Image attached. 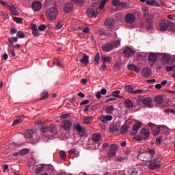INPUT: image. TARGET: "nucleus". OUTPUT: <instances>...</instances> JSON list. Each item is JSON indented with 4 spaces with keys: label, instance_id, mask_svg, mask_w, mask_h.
I'll return each mask as SVG.
<instances>
[{
    "label": "nucleus",
    "instance_id": "60",
    "mask_svg": "<svg viewBox=\"0 0 175 175\" xmlns=\"http://www.w3.org/2000/svg\"><path fill=\"white\" fill-rule=\"evenodd\" d=\"M134 94H146V90H135L134 91Z\"/></svg>",
    "mask_w": 175,
    "mask_h": 175
},
{
    "label": "nucleus",
    "instance_id": "26",
    "mask_svg": "<svg viewBox=\"0 0 175 175\" xmlns=\"http://www.w3.org/2000/svg\"><path fill=\"white\" fill-rule=\"evenodd\" d=\"M75 129L79 132L80 136H84V133H85V131L83 130V127L80 124H77L75 126Z\"/></svg>",
    "mask_w": 175,
    "mask_h": 175
},
{
    "label": "nucleus",
    "instance_id": "57",
    "mask_svg": "<svg viewBox=\"0 0 175 175\" xmlns=\"http://www.w3.org/2000/svg\"><path fill=\"white\" fill-rule=\"evenodd\" d=\"M127 131H128V126L125 124L123 125L120 133H122V135H124V133H125Z\"/></svg>",
    "mask_w": 175,
    "mask_h": 175
},
{
    "label": "nucleus",
    "instance_id": "55",
    "mask_svg": "<svg viewBox=\"0 0 175 175\" xmlns=\"http://www.w3.org/2000/svg\"><path fill=\"white\" fill-rule=\"evenodd\" d=\"M14 21H15L16 23H18V24H21L23 23V18H18L16 16H14L13 18Z\"/></svg>",
    "mask_w": 175,
    "mask_h": 175
},
{
    "label": "nucleus",
    "instance_id": "28",
    "mask_svg": "<svg viewBox=\"0 0 175 175\" xmlns=\"http://www.w3.org/2000/svg\"><path fill=\"white\" fill-rule=\"evenodd\" d=\"M53 64H55V65H57V66H59V68H62V66H64V62H62V60H61V59L55 58L53 59Z\"/></svg>",
    "mask_w": 175,
    "mask_h": 175
},
{
    "label": "nucleus",
    "instance_id": "37",
    "mask_svg": "<svg viewBox=\"0 0 175 175\" xmlns=\"http://www.w3.org/2000/svg\"><path fill=\"white\" fill-rule=\"evenodd\" d=\"M146 153L148 154V155H149V158H150V159H152V158H154V155H155V150L148 149Z\"/></svg>",
    "mask_w": 175,
    "mask_h": 175
},
{
    "label": "nucleus",
    "instance_id": "6",
    "mask_svg": "<svg viewBox=\"0 0 175 175\" xmlns=\"http://www.w3.org/2000/svg\"><path fill=\"white\" fill-rule=\"evenodd\" d=\"M124 21L126 24H129L130 27H132L136 21V16L132 13H128L124 16Z\"/></svg>",
    "mask_w": 175,
    "mask_h": 175
},
{
    "label": "nucleus",
    "instance_id": "21",
    "mask_svg": "<svg viewBox=\"0 0 175 175\" xmlns=\"http://www.w3.org/2000/svg\"><path fill=\"white\" fill-rule=\"evenodd\" d=\"M8 8L11 14H12V16H18V12H17V8H16L15 5H10Z\"/></svg>",
    "mask_w": 175,
    "mask_h": 175
},
{
    "label": "nucleus",
    "instance_id": "18",
    "mask_svg": "<svg viewBox=\"0 0 175 175\" xmlns=\"http://www.w3.org/2000/svg\"><path fill=\"white\" fill-rule=\"evenodd\" d=\"M140 135L144 138V139H148L150 137V131L146 129H142L139 131Z\"/></svg>",
    "mask_w": 175,
    "mask_h": 175
},
{
    "label": "nucleus",
    "instance_id": "56",
    "mask_svg": "<svg viewBox=\"0 0 175 175\" xmlns=\"http://www.w3.org/2000/svg\"><path fill=\"white\" fill-rule=\"evenodd\" d=\"M165 70L167 72H172V70H174L175 72V65L165 67Z\"/></svg>",
    "mask_w": 175,
    "mask_h": 175
},
{
    "label": "nucleus",
    "instance_id": "47",
    "mask_svg": "<svg viewBox=\"0 0 175 175\" xmlns=\"http://www.w3.org/2000/svg\"><path fill=\"white\" fill-rule=\"evenodd\" d=\"M126 91H127V92H129L130 94H134L135 92V90H133V87H132V85H126Z\"/></svg>",
    "mask_w": 175,
    "mask_h": 175
},
{
    "label": "nucleus",
    "instance_id": "50",
    "mask_svg": "<svg viewBox=\"0 0 175 175\" xmlns=\"http://www.w3.org/2000/svg\"><path fill=\"white\" fill-rule=\"evenodd\" d=\"M73 3H75V5H83L84 1L83 0H71Z\"/></svg>",
    "mask_w": 175,
    "mask_h": 175
},
{
    "label": "nucleus",
    "instance_id": "46",
    "mask_svg": "<svg viewBox=\"0 0 175 175\" xmlns=\"http://www.w3.org/2000/svg\"><path fill=\"white\" fill-rule=\"evenodd\" d=\"M29 152V149L25 148L20 150V155H27Z\"/></svg>",
    "mask_w": 175,
    "mask_h": 175
},
{
    "label": "nucleus",
    "instance_id": "42",
    "mask_svg": "<svg viewBox=\"0 0 175 175\" xmlns=\"http://www.w3.org/2000/svg\"><path fill=\"white\" fill-rule=\"evenodd\" d=\"M49 98V92L44 91L41 94V98H40V100H43L44 99H47Z\"/></svg>",
    "mask_w": 175,
    "mask_h": 175
},
{
    "label": "nucleus",
    "instance_id": "19",
    "mask_svg": "<svg viewBox=\"0 0 175 175\" xmlns=\"http://www.w3.org/2000/svg\"><path fill=\"white\" fill-rule=\"evenodd\" d=\"M72 10H73V4H72V3H66L65 5H64V12L66 13H70V12H72Z\"/></svg>",
    "mask_w": 175,
    "mask_h": 175
},
{
    "label": "nucleus",
    "instance_id": "62",
    "mask_svg": "<svg viewBox=\"0 0 175 175\" xmlns=\"http://www.w3.org/2000/svg\"><path fill=\"white\" fill-rule=\"evenodd\" d=\"M90 103V100H85L80 103V106H83V105H88Z\"/></svg>",
    "mask_w": 175,
    "mask_h": 175
},
{
    "label": "nucleus",
    "instance_id": "20",
    "mask_svg": "<svg viewBox=\"0 0 175 175\" xmlns=\"http://www.w3.org/2000/svg\"><path fill=\"white\" fill-rule=\"evenodd\" d=\"M151 73H152V72L151 71V69L148 68H144L142 71L143 77H150V76H151Z\"/></svg>",
    "mask_w": 175,
    "mask_h": 175
},
{
    "label": "nucleus",
    "instance_id": "61",
    "mask_svg": "<svg viewBox=\"0 0 175 175\" xmlns=\"http://www.w3.org/2000/svg\"><path fill=\"white\" fill-rule=\"evenodd\" d=\"M8 51L12 57H16V53H14V51L12 48L8 49Z\"/></svg>",
    "mask_w": 175,
    "mask_h": 175
},
{
    "label": "nucleus",
    "instance_id": "59",
    "mask_svg": "<svg viewBox=\"0 0 175 175\" xmlns=\"http://www.w3.org/2000/svg\"><path fill=\"white\" fill-rule=\"evenodd\" d=\"M120 91H114L111 93V96L115 98H118V95H120Z\"/></svg>",
    "mask_w": 175,
    "mask_h": 175
},
{
    "label": "nucleus",
    "instance_id": "24",
    "mask_svg": "<svg viewBox=\"0 0 175 175\" xmlns=\"http://www.w3.org/2000/svg\"><path fill=\"white\" fill-rule=\"evenodd\" d=\"M118 129H120V125L118 124L114 123L110 126V132H118Z\"/></svg>",
    "mask_w": 175,
    "mask_h": 175
},
{
    "label": "nucleus",
    "instance_id": "40",
    "mask_svg": "<svg viewBox=\"0 0 175 175\" xmlns=\"http://www.w3.org/2000/svg\"><path fill=\"white\" fill-rule=\"evenodd\" d=\"M162 61L164 62V64H169V62L170 61V56L167 55V54H163Z\"/></svg>",
    "mask_w": 175,
    "mask_h": 175
},
{
    "label": "nucleus",
    "instance_id": "49",
    "mask_svg": "<svg viewBox=\"0 0 175 175\" xmlns=\"http://www.w3.org/2000/svg\"><path fill=\"white\" fill-rule=\"evenodd\" d=\"M161 133V126L157 127L154 131H153L154 136H158Z\"/></svg>",
    "mask_w": 175,
    "mask_h": 175
},
{
    "label": "nucleus",
    "instance_id": "51",
    "mask_svg": "<svg viewBox=\"0 0 175 175\" xmlns=\"http://www.w3.org/2000/svg\"><path fill=\"white\" fill-rule=\"evenodd\" d=\"M64 24L62 23V22H59L57 23V25H55V29L57 30V31H59V29H61V28H62Z\"/></svg>",
    "mask_w": 175,
    "mask_h": 175
},
{
    "label": "nucleus",
    "instance_id": "8",
    "mask_svg": "<svg viewBox=\"0 0 175 175\" xmlns=\"http://www.w3.org/2000/svg\"><path fill=\"white\" fill-rule=\"evenodd\" d=\"M72 123L70 120H64L62 122V129L66 131V132H69L72 131Z\"/></svg>",
    "mask_w": 175,
    "mask_h": 175
},
{
    "label": "nucleus",
    "instance_id": "14",
    "mask_svg": "<svg viewBox=\"0 0 175 175\" xmlns=\"http://www.w3.org/2000/svg\"><path fill=\"white\" fill-rule=\"evenodd\" d=\"M116 24V22L114 21V19L111 18H108L105 20V27H107V28H112L114 27Z\"/></svg>",
    "mask_w": 175,
    "mask_h": 175
},
{
    "label": "nucleus",
    "instance_id": "54",
    "mask_svg": "<svg viewBox=\"0 0 175 175\" xmlns=\"http://www.w3.org/2000/svg\"><path fill=\"white\" fill-rule=\"evenodd\" d=\"M59 155L62 159H65V158H66V152H65L64 150L59 151Z\"/></svg>",
    "mask_w": 175,
    "mask_h": 175
},
{
    "label": "nucleus",
    "instance_id": "36",
    "mask_svg": "<svg viewBox=\"0 0 175 175\" xmlns=\"http://www.w3.org/2000/svg\"><path fill=\"white\" fill-rule=\"evenodd\" d=\"M105 113H107V114H113V113H114V107L113 105L107 107L105 109Z\"/></svg>",
    "mask_w": 175,
    "mask_h": 175
},
{
    "label": "nucleus",
    "instance_id": "31",
    "mask_svg": "<svg viewBox=\"0 0 175 175\" xmlns=\"http://www.w3.org/2000/svg\"><path fill=\"white\" fill-rule=\"evenodd\" d=\"M124 105L127 109L133 108V102H132L130 99H126L124 100Z\"/></svg>",
    "mask_w": 175,
    "mask_h": 175
},
{
    "label": "nucleus",
    "instance_id": "22",
    "mask_svg": "<svg viewBox=\"0 0 175 175\" xmlns=\"http://www.w3.org/2000/svg\"><path fill=\"white\" fill-rule=\"evenodd\" d=\"M129 70H132L133 72H136V73H139L140 72V68L137 67V66L135 64H129L127 66Z\"/></svg>",
    "mask_w": 175,
    "mask_h": 175
},
{
    "label": "nucleus",
    "instance_id": "44",
    "mask_svg": "<svg viewBox=\"0 0 175 175\" xmlns=\"http://www.w3.org/2000/svg\"><path fill=\"white\" fill-rule=\"evenodd\" d=\"M46 172H48V173H50V174L54 173V166L51 165H48L46 166Z\"/></svg>",
    "mask_w": 175,
    "mask_h": 175
},
{
    "label": "nucleus",
    "instance_id": "52",
    "mask_svg": "<svg viewBox=\"0 0 175 175\" xmlns=\"http://www.w3.org/2000/svg\"><path fill=\"white\" fill-rule=\"evenodd\" d=\"M120 0H112L111 1V4L113 5V6H120Z\"/></svg>",
    "mask_w": 175,
    "mask_h": 175
},
{
    "label": "nucleus",
    "instance_id": "34",
    "mask_svg": "<svg viewBox=\"0 0 175 175\" xmlns=\"http://www.w3.org/2000/svg\"><path fill=\"white\" fill-rule=\"evenodd\" d=\"M25 137H27V139H31L32 136H33V130L29 129L26 131V132L25 133Z\"/></svg>",
    "mask_w": 175,
    "mask_h": 175
},
{
    "label": "nucleus",
    "instance_id": "33",
    "mask_svg": "<svg viewBox=\"0 0 175 175\" xmlns=\"http://www.w3.org/2000/svg\"><path fill=\"white\" fill-rule=\"evenodd\" d=\"M24 121V117L20 116L18 117L16 120H15L14 121V122L12 123L13 126H14V125H18V124H21V122H23Z\"/></svg>",
    "mask_w": 175,
    "mask_h": 175
},
{
    "label": "nucleus",
    "instance_id": "1",
    "mask_svg": "<svg viewBox=\"0 0 175 175\" xmlns=\"http://www.w3.org/2000/svg\"><path fill=\"white\" fill-rule=\"evenodd\" d=\"M42 137L45 142L55 137L58 133L57 132V127L54 124H50L49 126H42L41 127Z\"/></svg>",
    "mask_w": 175,
    "mask_h": 175
},
{
    "label": "nucleus",
    "instance_id": "41",
    "mask_svg": "<svg viewBox=\"0 0 175 175\" xmlns=\"http://www.w3.org/2000/svg\"><path fill=\"white\" fill-rule=\"evenodd\" d=\"M99 61H100V55H99V53H98L94 57V65H99Z\"/></svg>",
    "mask_w": 175,
    "mask_h": 175
},
{
    "label": "nucleus",
    "instance_id": "16",
    "mask_svg": "<svg viewBox=\"0 0 175 175\" xmlns=\"http://www.w3.org/2000/svg\"><path fill=\"white\" fill-rule=\"evenodd\" d=\"M33 10L39 12L42 9V3L40 1H33L32 3Z\"/></svg>",
    "mask_w": 175,
    "mask_h": 175
},
{
    "label": "nucleus",
    "instance_id": "27",
    "mask_svg": "<svg viewBox=\"0 0 175 175\" xmlns=\"http://www.w3.org/2000/svg\"><path fill=\"white\" fill-rule=\"evenodd\" d=\"M44 170V165H40L36 170L35 174L37 175L42 174Z\"/></svg>",
    "mask_w": 175,
    "mask_h": 175
},
{
    "label": "nucleus",
    "instance_id": "30",
    "mask_svg": "<svg viewBox=\"0 0 175 175\" xmlns=\"http://www.w3.org/2000/svg\"><path fill=\"white\" fill-rule=\"evenodd\" d=\"M89 59H90V56H89V55H85L82 57V59H81V64H83V65H87V64H90Z\"/></svg>",
    "mask_w": 175,
    "mask_h": 175
},
{
    "label": "nucleus",
    "instance_id": "48",
    "mask_svg": "<svg viewBox=\"0 0 175 175\" xmlns=\"http://www.w3.org/2000/svg\"><path fill=\"white\" fill-rule=\"evenodd\" d=\"M16 36L19 38V39H24V38H25V34H24V32L20 31L17 32Z\"/></svg>",
    "mask_w": 175,
    "mask_h": 175
},
{
    "label": "nucleus",
    "instance_id": "29",
    "mask_svg": "<svg viewBox=\"0 0 175 175\" xmlns=\"http://www.w3.org/2000/svg\"><path fill=\"white\" fill-rule=\"evenodd\" d=\"M101 60L104 64H110V62H113V58L111 57L103 56Z\"/></svg>",
    "mask_w": 175,
    "mask_h": 175
},
{
    "label": "nucleus",
    "instance_id": "9",
    "mask_svg": "<svg viewBox=\"0 0 175 175\" xmlns=\"http://www.w3.org/2000/svg\"><path fill=\"white\" fill-rule=\"evenodd\" d=\"M92 140L95 143V144H97V147H99L100 146V134H96L94 133L92 136Z\"/></svg>",
    "mask_w": 175,
    "mask_h": 175
},
{
    "label": "nucleus",
    "instance_id": "3",
    "mask_svg": "<svg viewBox=\"0 0 175 175\" xmlns=\"http://www.w3.org/2000/svg\"><path fill=\"white\" fill-rule=\"evenodd\" d=\"M167 29H170L171 32H175L174 24L169 21H161L159 23V31L165 32Z\"/></svg>",
    "mask_w": 175,
    "mask_h": 175
},
{
    "label": "nucleus",
    "instance_id": "53",
    "mask_svg": "<svg viewBox=\"0 0 175 175\" xmlns=\"http://www.w3.org/2000/svg\"><path fill=\"white\" fill-rule=\"evenodd\" d=\"M128 6V3L125 2H120L119 4L118 9H124V8H126Z\"/></svg>",
    "mask_w": 175,
    "mask_h": 175
},
{
    "label": "nucleus",
    "instance_id": "38",
    "mask_svg": "<svg viewBox=\"0 0 175 175\" xmlns=\"http://www.w3.org/2000/svg\"><path fill=\"white\" fill-rule=\"evenodd\" d=\"M147 5H152V6H157V8H159L160 5L157 0H152L151 1H146Z\"/></svg>",
    "mask_w": 175,
    "mask_h": 175
},
{
    "label": "nucleus",
    "instance_id": "32",
    "mask_svg": "<svg viewBox=\"0 0 175 175\" xmlns=\"http://www.w3.org/2000/svg\"><path fill=\"white\" fill-rule=\"evenodd\" d=\"M31 28H32V33L33 36H36V37L39 36H40L39 30H38V27L36 26V25H33Z\"/></svg>",
    "mask_w": 175,
    "mask_h": 175
},
{
    "label": "nucleus",
    "instance_id": "15",
    "mask_svg": "<svg viewBox=\"0 0 175 175\" xmlns=\"http://www.w3.org/2000/svg\"><path fill=\"white\" fill-rule=\"evenodd\" d=\"M87 16L90 17V18H94V17H96L98 14L95 13V10L93 8H88L87 10Z\"/></svg>",
    "mask_w": 175,
    "mask_h": 175
},
{
    "label": "nucleus",
    "instance_id": "58",
    "mask_svg": "<svg viewBox=\"0 0 175 175\" xmlns=\"http://www.w3.org/2000/svg\"><path fill=\"white\" fill-rule=\"evenodd\" d=\"M165 111L166 114H175V111L172 109H165Z\"/></svg>",
    "mask_w": 175,
    "mask_h": 175
},
{
    "label": "nucleus",
    "instance_id": "11",
    "mask_svg": "<svg viewBox=\"0 0 175 175\" xmlns=\"http://www.w3.org/2000/svg\"><path fill=\"white\" fill-rule=\"evenodd\" d=\"M142 102L146 107H149L150 109L154 107V105H152V98H151V97H146L144 98Z\"/></svg>",
    "mask_w": 175,
    "mask_h": 175
},
{
    "label": "nucleus",
    "instance_id": "23",
    "mask_svg": "<svg viewBox=\"0 0 175 175\" xmlns=\"http://www.w3.org/2000/svg\"><path fill=\"white\" fill-rule=\"evenodd\" d=\"M100 121H102V122H103L104 124H106V122H107V121H111V120H113V117L111 116V115H107L105 116H102L100 118Z\"/></svg>",
    "mask_w": 175,
    "mask_h": 175
},
{
    "label": "nucleus",
    "instance_id": "64",
    "mask_svg": "<svg viewBox=\"0 0 175 175\" xmlns=\"http://www.w3.org/2000/svg\"><path fill=\"white\" fill-rule=\"evenodd\" d=\"M143 139H144V138L142 136V135L135 137V140H137V142H142V140H143Z\"/></svg>",
    "mask_w": 175,
    "mask_h": 175
},
{
    "label": "nucleus",
    "instance_id": "7",
    "mask_svg": "<svg viewBox=\"0 0 175 175\" xmlns=\"http://www.w3.org/2000/svg\"><path fill=\"white\" fill-rule=\"evenodd\" d=\"M135 53H136V51L130 47L127 46L123 49V54H124L126 58H132L135 55Z\"/></svg>",
    "mask_w": 175,
    "mask_h": 175
},
{
    "label": "nucleus",
    "instance_id": "2",
    "mask_svg": "<svg viewBox=\"0 0 175 175\" xmlns=\"http://www.w3.org/2000/svg\"><path fill=\"white\" fill-rule=\"evenodd\" d=\"M142 10L144 13V17L146 21H141L140 27L142 28H146L148 31H152L154 28V23H152V21L154 18V16L152 14L148 15V8L146 6L142 7Z\"/></svg>",
    "mask_w": 175,
    "mask_h": 175
},
{
    "label": "nucleus",
    "instance_id": "25",
    "mask_svg": "<svg viewBox=\"0 0 175 175\" xmlns=\"http://www.w3.org/2000/svg\"><path fill=\"white\" fill-rule=\"evenodd\" d=\"M115 161H116L117 162H126V161H128V156H118Z\"/></svg>",
    "mask_w": 175,
    "mask_h": 175
},
{
    "label": "nucleus",
    "instance_id": "35",
    "mask_svg": "<svg viewBox=\"0 0 175 175\" xmlns=\"http://www.w3.org/2000/svg\"><path fill=\"white\" fill-rule=\"evenodd\" d=\"M154 102L157 105H162L163 103V98L161 96H157L154 98Z\"/></svg>",
    "mask_w": 175,
    "mask_h": 175
},
{
    "label": "nucleus",
    "instance_id": "45",
    "mask_svg": "<svg viewBox=\"0 0 175 175\" xmlns=\"http://www.w3.org/2000/svg\"><path fill=\"white\" fill-rule=\"evenodd\" d=\"M92 120H94V118H92V116L85 117L83 119V122L85 124H90L91 121H92Z\"/></svg>",
    "mask_w": 175,
    "mask_h": 175
},
{
    "label": "nucleus",
    "instance_id": "13",
    "mask_svg": "<svg viewBox=\"0 0 175 175\" xmlns=\"http://www.w3.org/2000/svg\"><path fill=\"white\" fill-rule=\"evenodd\" d=\"M157 54H155L154 53H151L149 55L148 61H149L150 65H151V66H152L155 64V62H157Z\"/></svg>",
    "mask_w": 175,
    "mask_h": 175
},
{
    "label": "nucleus",
    "instance_id": "10",
    "mask_svg": "<svg viewBox=\"0 0 175 175\" xmlns=\"http://www.w3.org/2000/svg\"><path fill=\"white\" fill-rule=\"evenodd\" d=\"M116 152H117V146L115 144L111 145L108 151V155L109 158H113V157H116Z\"/></svg>",
    "mask_w": 175,
    "mask_h": 175
},
{
    "label": "nucleus",
    "instance_id": "63",
    "mask_svg": "<svg viewBox=\"0 0 175 175\" xmlns=\"http://www.w3.org/2000/svg\"><path fill=\"white\" fill-rule=\"evenodd\" d=\"M39 31H44L46 29V25H41L38 27Z\"/></svg>",
    "mask_w": 175,
    "mask_h": 175
},
{
    "label": "nucleus",
    "instance_id": "39",
    "mask_svg": "<svg viewBox=\"0 0 175 175\" xmlns=\"http://www.w3.org/2000/svg\"><path fill=\"white\" fill-rule=\"evenodd\" d=\"M127 173L129 175H137L138 171L135 168H130L128 170Z\"/></svg>",
    "mask_w": 175,
    "mask_h": 175
},
{
    "label": "nucleus",
    "instance_id": "4",
    "mask_svg": "<svg viewBox=\"0 0 175 175\" xmlns=\"http://www.w3.org/2000/svg\"><path fill=\"white\" fill-rule=\"evenodd\" d=\"M120 44H121L120 40H116L111 43L103 45L102 46V49L103 51H104L105 53H109V51H111L113 49H117V47H118Z\"/></svg>",
    "mask_w": 175,
    "mask_h": 175
},
{
    "label": "nucleus",
    "instance_id": "12",
    "mask_svg": "<svg viewBox=\"0 0 175 175\" xmlns=\"http://www.w3.org/2000/svg\"><path fill=\"white\" fill-rule=\"evenodd\" d=\"M160 167H161V165H159V163H157V161L154 160L150 161L148 165V168L150 170H155L156 169H159Z\"/></svg>",
    "mask_w": 175,
    "mask_h": 175
},
{
    "label": "nucleus",
    "instance_id": "43",
    "mask_svg": "<svg viewBox=\"0 0 175 175\" xmlns=\"http://www.w3.org/2000/svg\"><path fill=\"white\" fill-rule=\"evenodd\" d=\"M8 42L10 44H13L14 42L17 43L18 42V38L17 37L10 38H8Z\"/></svg>",
    "mask_w": 175,
    "mask_h": 175
},
{
    "label": "nucleus",
    "instance_id": "17",
    "mask_svg": "<svg viewBox=\"0 0 175 175\" xmlns=\"http://www.w3.org/2000/svg\"><path fill=\"white\" fill-rule=\"evenodd\" d=\"M142 128V123L140 122H137L136 123H135L133 125V135H136L139 131V129H140Z\"/></svg>",
    "mask_w": 175,
    "mask_h": 175
},
{
    "label": "nucleus",
    "instance_id": "5",
    "mask_svg": "<svg viewBox=\"0 0 175 175\" xmlns=\"http://www.w3.org/2000/svg\"><path fill=\"white\" fill-rule=\"evenodd\" d=\"M57 15H58V10L57 9V8L53 7V8H49L46 11V18H48V20L53 21L57 18Z\"/></svg>",
    "mask_w": 175,
    "mask_h": 175
}]
</instances>
